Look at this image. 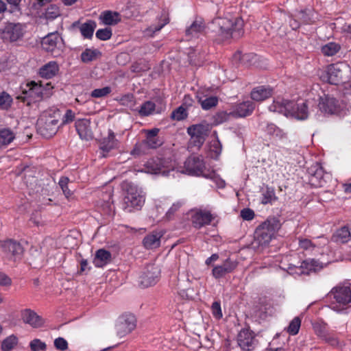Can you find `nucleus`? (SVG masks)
I'll list each match as a JSON object with an SVG mask.
<instances>
[{"label": "nucleus", "mask_w": 351, "mask_h": 351, "mask_svg": "<svg viewBox=\"0 0 351 351\" xmlns=\"http://www.w3.org/2000/svg\"><path fill=\"white\" fill-rule=\"evenodd\" d=\"M309 101L304 99L288 100L278 97L269 106L271 112L283 114L287 117L305 120L309 114Z\"/></svg>", "instance_id": "1"}, {"label": "nucleus", "mask_w": 351, "mask_h": 351, "mask_svg": "<svg viewBox=\"0 0 351 351\" xmlns=\"http://www.w3.org/2000/svg\"><path fill=\"white\" fill-rule=\"evenodd\" d=\"M213 24L215 26V31L223 40L237 39L244 33L243 21L238 17L232 19L218 17L213 21Z\"/></svg>", "instance_id": "2"}, {"label": "nucleus", "mask_w": 351, "mask_h": 351, "mask_svg": "<svg viewBox=\"0 0 351 351\" xmlns=\"http://www.w3.org/2000/svg\"><path fill=\"white\" fill-rule=\"evenodd\" d=\"M124 196L121 206L124 211L132 213L140 210L145 202V194L143 190L132 183L125 182L123 185Z\"/></svg>", "instance_id": "3"}, {"label": "nucleus", "mask_w": 351, "mask_h": 351, "mask_svg": "<svg viewBox=\"0 0 351 351\" xmlns=\"http://www.w3.org/2000/svg\"><path fill=\"white\" fill-rule=\"evenodd\" d=\"M330 307L338 313L351 304V283L345 282L334 287L327 294Z\"/></svg>", "instance_id": "4"}, {"label": "nucleus", "mask_w": 351, "mask_h": 351, "mask_svg": "<svg viewBox=\"0 0 351 351\" xmlns=\"http://www.w3.org/2000/svg\"><path fill=\"white\" fill-rule=\"evenodd\" d=\"M59 110H49L43 112L38 120V131L45 138H51L55 135L59 128Z\"/></svg>", "instance_id": "5"}, {"label": "nucleus", "mask_w": 351, "mask_h": 351, "mask_svg": "<svg viewBox=\"0 0 351 351\" xmlns=\"http://www.w3.org/2000/svg\"><path fill=\"white\" fill-rule=\"evenodd\" d=\"M183 168L182 172L190 176H202L212 180L215 178V172L207 169L202 156H190L184 162Z\"/></svg>", "instance_id": "6"}, {"label": "nucleus", "mask_w": 351, "mask_h": 351, "mask_svg": "<svg viewBox=\"0 0 351 351\" xmlns=\"http://www.w3.org/2000/svg\"><path fill=\"white\" fill-rule=\"evenodd\" d=\"M279 228V221L275 218L267 219L261 224L255 231V239L258 245H268Z\"/></svg>", "instance_id": "7"}, {"label": "nucleus", "mask_w": 351, "mask_h": 351, "mask_svg": "<svg viewBox=\"0 0 351 351\" xmlns=\"http://www.w3.org/2000/svg\"><path fill=\"white\" fill-rule=\"evenodd\" d=\"M158 132L159 130L158 128L147 130L145 140L136 144L131 151V154L133 156L145 154L148 149H156L159 147L162 143L158 138Z\"/></svg>", "instance_id": "8"}, {"label": "nucleus", "mask_w": 351, "mask_h": 351, "mask_svg": "<svg viewBox=\"0 0 351 351\" xmlns=\"http://www.w3.org/2000/svg\"><path fill=\"white\" fill-rule=\"evenodd\" d=\"M308 182L314 187H325L332 181L330 173L326 172L323 167L316 164L308 169Z\"/></svg>", "instance_id": "9"}, {"label": "nucleus", "mask_w": 351, "mask_h": 351, "mask_svg": "<svg viewBox=\"0 0 351 351\" xmlns=\"http://www.w3.org/2000/svg\"><path fill=\"white\" fill-rule=\"evenodd\" d=\"M145 171L152 174H162L167 176L173 170L172 161L169 159L154 158L145 164Z\"/></svg>", "instance_id": "10"}, {"label": "nucleus", "mask_w": 351, "mask_h": 351, "mask_svg": "<svg viewBox=\"0 0 351 351\" xmlns=\"http://www.w3.org/2000/svg\"><path fill=\"white\" fill-rule=\"evenodd\" d=\"M41 45L45 51L58 56L63 49L64 41L58 32H55L45 36L42 40Z\"/></svg>", "instance_id": "11"}, {"label": "nucleus", "mask_w": 351, "mask_h": 351, "mask_svg": "<svg viewBox=\"0 0 351 351\" xmlns=\"http://www.w3.org/2000/svg\"><path fill=\"white\" fill-rule=\"evenodd\" d=\"M25 32V25L21 23H8L2 31L3 40L14 42L21 39Z\"/></svg>", "instance_id": "12"}, {"label": "nucleus", "mask_w": 351, "mask_h": 351, "mask_svg": "<svg viewBox=\"0 0 351 351\" xmlns=\"http://www.w3.org/2000/svg\"><path fill=\"white\" fill-rule=\"evenodd\" d=\"M347 68L343 63L331 64L327 66L326 71V81L334 85H338L343 82V71Z\"/></svg>", "instance_id": "13"}, {"label": "nucleus", "mask_w": 351, "mask_h": 351, "mask_svg": "<svg viewBox=\"0 0 351 351\" xmlns=\"http://www.w3.org/2000/svg\"><path fill=\"white\" fill-rule=\"evenodd\" d=\"M136 326L135 316L132 314L123 315L119 317L116 325L117 335L119 337H124L130 333Z\"/></svg>", "instance_id": "14"}, {"label": "nucleus", "mask_w": 351, "mask_h": 351, "mask_svg": "<svg viewBox=\"0 0 351 351\" xmlns=\"http://www.w3.org/2000/svg\"><path fill=\"white\" fill-rule=\"evenodd\" d=\"M208 128L203 124L193 125L187 128V132L191 136V143L195 147H199L205 141Z\"/></svg>", "instance_id": "15"}, {"label": "nucleus", "mask_w": 351, "mask_h": 351, "mask_svg": "<svg viewBox=\"0 0 351 351\" xmlns=\"http://www.w3.org/2000/svg\"><path fill=\"white\" fill-rule=\"evenodd\" d=\"M160 269L154 264L148 265L140 277L141 285L143 287H147L155 285L158 280Z\"/></svg>", "instance_id": "16"}, {"label": "nucleus", "mask_w": 351, "mask_h": 351, "mask_svg": "<svg viewBox=\"0 0 351 351\" xmlns=\"http://www.w3.org/2000/svg\"><path fill=\"white\" fill-rule=\"evenodd\" d=\"M215 218L210 211L207 210H197L191 216V223L194 228L200 229L201 228L210 224L211 221Z\"/></svg>", "instance_id": "17"}, {"label": "nucleus", "mask_w": 351, "mask_h": 351, "mask_svg": "<svg viewBox=\"0 0 351 351\" xmlns=\"http://www.w3.org/2000/svg\"><path fill=\"white\" fill-rule=\"evenodd\" d=\"M1 249L8 258L13 259L14 261L19 259L23 253L22 245L13 240L4 241L1 245Z\"/></svg>", "instance_id": "18"}, {"label": "nucleus", "mask_w": 351, "mask_h": 351, "mask_svg": "<svg viewBox=\"0 0 351 351\" xmlns=\"http://www.w3.org/2000/svg\"><path fill=\"white\" fill-rule=\"evenodd\" d=\"M239 346L243 350L250 351L255 348L257 345V340L252 331L247 329H243L237 337Z\"/></svg>", "instance_id": "19"}, {"label": "nucleus", "mask_w": 351, "mask_h": 351, "mask_svg": "<svg viewBox=\"0 0 351 351\" xmlns=\"http://www.w3.org/2000/svg\"><path fill=\"white\" fill-rule=\"evenodd\" d=\"M238 266V262L230 258L226 259L221 265H216L212 270L213 276L219 279L226 274L233 272Z\"/></svg>", "instance_id": "20"}, {"label": "nucleus", "mask_w": 351, "mask_h": 351, "mask_svg": "<svg viewBox=\"0 0 351 351\" xmlns=\"http://www.w3.org/2000/svg\"><path fill=\"white\" fill-rule=\"evenodd\" d=\"M45 88L41 84L32 81L26 84V88L23 90L25 97H29L32 101H39L43 99Z\"/></svg>", "instance_id": "21"}, {"label": "nucleus", "mask_w": 351, "mask_h": 351, "mask_svg": "<svg viewBox=\"0 0 351 351\" xmlns=\"http://www.w3.org/2000/svg\"><path fill=\"white\" fill-rule=\"evenodd\" d=\"M319 110L327 114H336L340 111V104L338 100L334 97L325 96L321 97L318 104Z\"/></svg>", "instance_id": "22"}, {"label": "nucleus", "mask_w": 351, "mask_h": 351, "mask_svg": "<svg viewBox=\"0 0 351 351\" xmlns=\"http://www.w3.org/2000/svg\"><path fill=\"white\" fill-rule=\"evenodd\" d=\"M76 131L82 140L89 141L93 138V132L88 119H78L75 122Z\"/></svg>", "instance_id": "23"}, {"label": "nucleus", "mask_w": 351, "mask_h": 351, "mask_svg": "<svg viewBox=\"0 0 351 351\" xmlns=\"http://www.w3.org/2000/svg\"><path fill=\"white\" fill-rule=\"evenodd\" d=\"M118 147L119 141L115 138L114 132L112 130H109L108 136L103 138L99 143V148L102 151V157H106V154L109 152Z\"/></svg>", "instance_id": "24"}, {"label": "nucleus", "mask_w": 351, "mask_h": 351, "mask_svg": "<svg viewBox=\"0 0 351 351\" xmlns=\"http://www.w3.org/2000/svg\"><path fill=\"white\" fill-rule=\"evenodd\" d=\"M254 315L261 319H265L274 313V308L267 300L260 299L254 309Z\"/></svg>", "instance_id": "25"}, {"label": "nucleus", "mask_w": 351, "mask_h": 351, "mask_svg": "<svg viewBox=\"0 0 351 351\" xmlns=\"http://www.w3.org/2000/svg\"><path fill=\"white\" fill-rule=\"evenodd\" d=\"M254 104L251 101H246L235 105L230 110L232 117H245L252 114Z\"/></svg>", "instance_id": "26"}, {"label": "nucleus", "mask_w": 351, "mask_h": 351, "mask_svg": "<svg viewBox=\"0 0 351 351\" xmlns=\"http://www.w3.org/2000/svg\"><path fill=\"white\" fill-rule=\"evenodd\" d=\"M326 265V263H321L315 259H306L301 263L299 268L300 271H297V273L308 274L312 271L316 272L324 268Z\"/></svg>", "instance_id": "27"}, {"label": "nucleus", "mask_w": 351, "mask_h": 351, "mask_svg": "<svg viewBox=\"0 0 351 351\" xmlns=\"http://www.w3.org/2000/svg\"><path fill=\"white\" fill-rule=\"evenodd\" d=\"M205 25L202 19L195 20L191 25L186 29V37L187 40L199 38L204 33Z\"/></svg>", "instance_id": "28"}, {"label": "nucleus", "mask_w": 351, "mask_h": 351, "mask_svg": "<svg viewBox=\"0 0 351 351\" xmlns=\"http://www.w3.org/2000/svg\"><path fill=\"white\" fill-rule=\"evenodd\" d=\"M22 319L26 324L34 328H38L43 325V319L30 309H25L22 311Z\"/></svg>", "instance_id": "29"}, {"label": "nucleus", "mask_w": 351, "mask_h": 351, "mask_svg": "<svg viewBox=\"0 0 351 351\" xmlns=\"http://www.w3.org/2000/svg\"><path fill=\"white\" fill-rule=\"evenodd\" d=\"M162 236V232L154 231L144 237L143 244L146 249L157 248L160 245V239Z\"/></svg>", "instance_id": "30"}, {"label": "nucleus", "mask_w": 351, "mask_h": 351, "mask_svg": "<svg viewBox=\"0 0 351 351\" xmlns=\"http://www.w3.org/2000/svg\"><path fill=\"white\" fill-rule=\"evenodd\" d=\"M273 89L269 86H260L254 88L251 92V97L253 100L263 101L272 95Z\"/></svg>", "instance_id": "31"}, {"label": "nucleus", "mask_w": 351, "mask_h": 351, "mask_svg": "<svg viewBox=\"0 0 351 351\" xmlns=\"http://www.w3.org/2000/svg\"><path fill=\"white\" fill-rule=\"evenodd\" d=\"M112 260L111 253L104 249H99L96 251L93 258V264L96 267H103L109 263Z\"/></svg>", "instance_id": "32"}, {"label": "nucleus", "mask_w": 351, "mask_h": 351, "mask_svg": "<svg viewBox=\"0 0 351 351\" xmlns=\"http://www.w3.org/2000/svg\"><path fill=\"white\" fill-rule=\"evenodd\" d=\"M58 71L59 66L57 62L51 61L39 69V75L43 78L51 79L58 73Z\"/></svg>", "instance_id": "33"}, {"label": "nucleus", "mask_w": 351, "mask_h": 351, "mask_svg": "<svg viewBox=\"0 0 351 351\" xmlns=\"http://www.w3.org/2000/svg\"><path fill=\"white\" fill-rule=\"evenodd\" d=\"M99 20L104 25H114L120 22L121 19L119 12L106 10L100 14Z\"/></svg>", "instance_id": "34"}, {"label": "nucleus", "mask_w": 351, "mask_h": 351, "mask_svg": "<svg viewBox=\"0 0 351 351\" xmlns=\"http://www.w3.org/2000/svg\"><path fill=\"white\" fill-rule=\"evenodd\" d=\"M16 133L9 128H0V149L13 142Z\"/></svg>", "instance_id": "35"}, {"label": "nucleus", "mask_w": 351, "mask_h": 351, "mask_svg": "<svg viewBox=\"0 0 351 351\" xmlns=\"http://www.w3.org/2000/svg\"><path fill=\"white\" fill-rule=\"evenodd\" d=\"M97 27L96 22L89 20L80 26V31L84 38L90 39L93 36L94 31Z\"/></svg>", "instance_id": "36"}, {"label": "nucleus", "mask_w": 351, "mask_h": 351, "mask_svg": "<svg viewBox=\"0 0 351 351\" xmlns=\"http://www.w3.org/2000/svg\"><path fill=\"white\" fill-rule=\"evenodd\" d=\"M351 238V234L347 227H342L337 230L333 234L332 239L339 243H345Z\"/></svg>", "instance_id": "37"}, {"label": "nucleus", "mask_w": 351, "mask_h": 351, "mask_svg": "<svg viewBox=\"0 0 351 351\" xmlns=\"http://www.w3.org/2000/svg\"><path fill=\"white\" fill-rule=\"evenodd\" d=\"M276 199L274 189L267 186L262 192L261 203L263 204H272Z\"/></svg>", "instance_id": "38"}, {"label": "nucleus", "mask_w": 351, "mask_h": 351, "mask_svg": "<svg viewBox=\"0 0 351 351\" xmlns=\"http://www.w3.org/2000/svg\"><path fill=\"white\" fill-rule=\"evenodd\" d=\"M44 15L47 20L52 21L60 16L61 10L57 5L51 4L46 8Z\"/></svg>", "instance_id": "39"}, {"label": "nucleus", "mask_w": 351, "mask_h": 351, "mask_svg": "<svg viewBox=\"0 0 351 351\" xmlns=\"http://www.w3.org/2000/svg\"><path fill=\"white\" fill-rule=\"evenodd\" d=\"M156 104L154 102L147 101L141 106L137 111L141 117H147L152 114L154 112Z\"/></svg>", "instance_id": "40"}, {"label": "nucleus", "mask_w": 351, "mask_h": 351, "mask_svg": "<svg viewBox=\"0 0 351 351\" xmlns=\"http://www.w3.org/2000/svg\"><path fill=\"white\" fill-rule=\"evenodd\" d=\"M341 49V46L333 42L328 43L322 47V52L324 56H335Z\"/></svg>", "instance_id": "41"}, {"label": "nucleus", "mask_w": 351, "mask_h": 351, "mask_svg": "<svg viewBox=\"0 0 351 351\" xmlns=\"http://www.w3.org/2000/svg\"><path fill=\"white\" fill-rule=\"evenodd\" d=\"M99 53V51L97 49H86L81 53V60L84 63H88L95 60Z\"/></svg>", "instance_id": "42"}, {"label": "nucleus", "mask_w": 351, "mask_h": 351, "mask_svg": "<svg viewBox=\"0 0 351 351\" xmlns=\"http://www.w3.org/2000/svg\"><path fill=\"white\" fill-rule=\"evenodd\" d=\"M267 134L278 138H283L285 136L284 132L273 123H268L265 128Z\"/></svg>", "instance_id": "43"}, {"label": "nucleus", "mask_w": 351, "mask_h": 351, "mask_svg": "<svg viewBox=\"0 0 351 351\" xmlns=\"http://www.w3.org/2000/svg\"><path fill=\"white\" fill-rule=\"evenodd\" d=\"M18 343V339L14 335H10L5 338L1 343L2 351H10L12 350Z\"/></svg>", "instance_id": "44"}, {"label": "nucleus", "mask_w": 351, "mask_h": 351, "mask_svg": "<svg viewBox=\"0 0 351 351\" xmlns=\"http://www.w3.org/2000/svg\"><path fill=\"white\" fill-rule=\"evenodd\" d=\"M198 101L202 108L206 110L216 106L218 104V98L214 96L208 97L204 99L199 98Z\"/></svg>", "instance_id": "45"}, {"label": "nucleus", "mask_w": 351, "mask_h": 351, "mask_svg": "<svg viewBox=\"0 0 351 351\" xmlns=\"http://www.w3.org/2000/svg\"><path fill=\"white\" fill-rule=\"evenodd\" d=\"M301 326V319L298 317H294L287 328V332L291 335H295L298 333Z\"/></svg>", "instance_id": "46"}, {"label": "nucleus", "mask_w": 351, "mask_h": 351, "mask_svg": "<svg viewBox=\"0 0 351 351\" xmlns=\"http://www.w3.org/2000/svg\"><path fill=\"white\" fill-rule=\"evenodd\" d=\"M313 328L317 336L322 339L328 334L326 324L324 322H315L313 324Z\"/></svg>", "instance_id": "47"}, {"label": "nucleus", "mask_w": 351, "mask_h": 351, "mask_svg": "<svg viewBox=\"0 0 351 351\" xmlns=\"http://www.w3.org/2000/svg\"><path fill=\"white\" fill-rule=\"evenodd\" d=\"M230 117H232L230 111L229 112L226 111H219L213 116V123L215 125L223 123L227 121Z\"/></svg>", "instance_id": "48"}, {"label": "nucleus", "mask_w": 351, "mask_h": 351, "mask_svg": "<svg viewBox=\"0 0 351 351\" xmlns=\"http://www.w3.org/2000/svg\"><path fill=\"white\" fill-rule=\"evenodd\" d=\"M112 92V89L110 86H105L101 88L94 89L90 93V97L93 98H102L108 96Z\"/></svg>", "instance_id": "49"}, {"label": "nucleus", "mask_w": 351, "mask_h": 351, "mask_svg": "<svg viewBox=\"0 0 351 351\" xmlns=\"http://www.w3.org/2000/svg\"><path fill=\"white\" fill-rule=\"evenodd\" d=\"M112 35V29L110 27L99 29L95 34V36L100 40H108Z\"/></svg>", "instance_id": "50"}, {"label": "nucleus", "mask_w": 351, "mask_h": 351, "mask_svg": "<svg viewBox=\"0 0 351 351\" xmlns=\"http://www.w3.org/2000/svg\"><path fill=\"white\" fill-rule=\"evenodd\" d=\"M187 117V112L184 108L180 106L173 110L171 113V117L173 120L181 121Z\"/></svg>", "instance_id": "51"}, {"label": "nucleus", "mask_w": 351, "mask_h": 351, "mask_svg": "<svg viewBox=\"0 0 351 351\" xmlns=\"http://www.w3.org/2000/svg\"><path fill=\"white\" fill-rule=\"evenodd\" d=\"M29 346L32 351L45 350L47 348L46 343L39 339H34L31 341Z\"/></svg>", "instance_id": "52"}, {"label": "nucleus", "mask_w": 351, "mask_h": 351, "mask_svg": "<svg viewBox=\"0 0 351 351\" xmlns=\"http://www.w3.org/2000/svg\"><path fill=\"white\" fill-rule=\"evenodd\" d=\"M69 182V179L67 177H61L58 182L60 187L66 197H69L72 195L71 190L68 188Z\"/></svg>", "instance_id": "53"}, {"label": "nucleus", "mask_w": 351, "mask_h": 351, "mask_svg": "<svg viewBox=\"0 0 351 351\" xmlns=\"http://www.w3.org/2000/svg\"><path fill=\"white\" fill-rule=\"evenodd\" d=\"M12 101V99L9 94L5 92L0 94V107L1 108H8L10 106Z\"/></svg>", "instance_id": "54"}, {"label": "nucleus", "mask_w": 351, "mask_h": 351, "mask_svg": "<svg viewBox=\"0 0 351 351\" xmlns=\"http://www.w3.org/2000/svg\"><path fill=\"white\" fill-rule=\"evenodd\" d=\"M211 311L213 317L220 319L223 317L220 302L215 301L212 304Z\"/></svg>", "instance_id": "55"}, {"label": "nucleus", "mask_w": 351, "mask_h": 351, "mask_svg": "<svg viewBox=\"0 0 351 351\" xmlns=\"http://www.w3.org/2000/svg\"><path fill=\"white\" fill-rule=\"evenodd\" d=\"M55 348L60 351H65L68 349V343L62 337H58L54 340Z\"/></svg>", "instance_id": "56"}, {"label": "nucleus", "mask_w": 351, "mask_h": 351, "mask_svg": "<svg viewBox=\"0 0 351 351\" xmlns=\"http://www.w3.org/2000/svg\"><path fill=\"white\" fill-rule=\"evenodd\" d=\"M299 245L302 249L309 251H312L315 247V245L308 239H300Z\"/></svg>", "instance_id": "57"}, {"label": "nucleus", "mask_w": 351, "mask_h": 351, "mask_svg": "<svg viewBox=\"0 0 351 351\" xmlns=\"http://www.w3.org/2000/svg\"><path fill=\"white\" fill-rule=\"evenodd\" d=\"M75 119V113L70 109L66 110L65 114H64L62 121V124H67L73 121Z\"/></svg>", "instance_id": "58"}, {"label": "nucleus", "mask_w": 351, "mask_h": 351, "mask_svg": "<svg viewBox=\"0 0 351 351\" xmlns=\"http://www.w3.org/2000/svg\"><path fill=\"white\" fill-rule=\"evenodd\" d=\"M254 212L250 208H244L241 211V217L244 220H252L254 217Z\"/></svg>", "instance_id": "59"}, {"label": "nucleus", "mask_w": 351, "mask_h": 351, "mask_svg": "<svg viewBox=\"0 0 351 351\" xmlns=\"http://www.w3.org/2000/svg\"><path fill=\"white\" fill-rule=\"evenodd\" d=\"M326 343L332 346H336L339 344V340L337 337L331 335L328 332V334L322 339Z\"/></svg>", "instance_id": "60"}, {"label": "nucleus", "mask_w": 351, "mask_h": 351, "mask_svg": "<svg viewBox=\"0 0 351 351\" xmlns=\"http://www.w3.org/2000/svg\"><path fill=\"white\" fill-rule=\"evenodd\" d=\"M165 25V23L160 25H152L146 29L145 32L147 35L152 36L155 32L160 31Z\"/></svg>", "instance_id": "61"}, {"label": "nucleus", "mask_w": 351, "mask_h": 351, "mask_svg": "<svg viewBox=\"0 0 351 351\" xmlns=\"http://www.w3.org/2000/svg\"><path fill=\"white\" fill-rule=\"evenodd\" d=\"M11 285V278L5 274L0 272V286L10 287Z\"/></svg>", "instance_id": "62"}, {"label": "nucleus", "mask_w": 351, "mask_h": 351, "mask_svg": "<svg viewBox=\"0 0 351 351\" xmlns=\"http://www.w3.org/2000/svg\"><path fill=\"white\" fill-rule=\"evenodd\" d=\"M181 203L177 202L173 204L171 207L168 210L167 213V215L170 217L171 215H173L175 212H176L181 206Z\"/></svg>", "instance_id": "63"}, {"label": "nucleus", "mask_w": 351, "mask_h": 351, "mask_svg": "<svg viewBox=\"0 0 351 351\" xmlns=\"http://www.w3.org/2000/svg\"><path fill=\"white\" fill-rule=\"evenodd\" d=\"M211 150L214 151L217 155L219 154L221 152V147L218 141H214L211 145Z\"/></svg>", "instance_id": "64"}]
</instances>
